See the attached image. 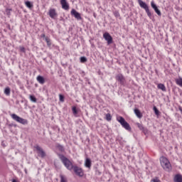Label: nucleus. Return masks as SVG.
Listing matches in <instances>:
<instances>
[{
  "label": "nucleus",
  "mask_w": 182,
  "mask_h": 182,
  "mask_svg": "<svg viewBox=\"0 0 182 182\" xmlns=\"http://www.w3.org/2000/svg\"><path fill=\"white\" fill-rule=\"evenodd\" d=\"M58 156L67 170H69L70 171H72L73 170L74 173L78 177H83V176H85V171H83L82 168L77 166H73L72 161H70L69 159L65 156V155L62 154H58Z\"/></svg>",
  "instance_id": "obj_1"
},
{
  "label": "nucleus",
  "mask_w": 182,
  "mask_h": 182,
  "mask_svg": "<svg viewBox=\"0 0 182 182\" xmlns=\"http://www.w3.org/2000/svg\"><path fill=\"white\" fill-rule=\"evenodd\" d=\"M159 160L161 166L164 168V170H165L166 171H170V170H171V164H170V161H168V159H167V158L161 156Z\"/></svg>",
  "instance_id": "obj_2"
},
{
  "label": "nucleus",
  "mask_w": 182,
  "mask_h": 182,
  "mask_svg": "<svg viewBox=\"0 0 182 182\" xmlns=\"http://www.w3.org/2000/svg\"><path fill=\"white\" fill-rule=\"evenodd\" d=\"M138 4L139 6L142 8V9H144L147 16H149V18L151 19V18H153V14H151V11H150L149 5H147L146 3L143 1L142 0H138Z\"/></svg>",
  "instance_id": "obj_3"
},
{
  "label": "nucleus",
  "mask_w": 182,
  "mask_h": 182,
  "mask_svg": "<svg viewBox=\"0 0 182 182\" xmlns=\"http://www.w3.org/2000/svg\"><path fill=\"white\" fill-rule=\"evenodd\" d=\"M117 122L120 123L121 126H122L125 130L132 132V127H130V124L127 122L126 119H124L123 117H118Z\"/></svg>",
  "instance_id": "obj_4"
},
{
  "label": "nucleus",
  "mask_w": 182,
  "mask_h": 182,
  "mask_svg": "<svg viewBox=\"0 0 182 182\" xmlns=\"http://www.w3.org/2000/svg\"><path fill=\"white\" fill-rule=\"evenodd\" d=\"M115 80L120 85V86H126L127 82L126 81V77L123 74L119 73L115 76Z\"/></svg>",
  "instance_id": "obj_5"
},
{
  "label": "nucleus",
  "mask_w": 182,
  "mask_h": 182,
  "mask_svg": "<svg viewBox=\"0 0 182 182\" xmlns=\"http://www.w3.org/2000/svg\"><path fill=\"white\" fill-rule=\"evenodd\" d=\"M11 118L13 120H15L18 123H21V124H28V120L25 119L19 116H18L16 114H11Z\"/></svg>",
  "instance_id": "obj_6"
},
{
  "label": "nucleus",
  "mask_w": 182,
  "mask_h": 182,
  "mask_svg": "<svg viewBox=\"0 0 182 182\" xmlns=\"http://www.w3.org/2000/svg\"><path fill=\"white\" fill-rule=\"evenodd\" d=\"M103 38L107 41V45H112L113 43V37L110 35V33L106 32L103 34Z\"/></svg>",
  "instance_id": "obj_7"
},
{
  "label": "nucleus",
  "mask_w": 182,
  "mask_h": 182,
  "mask_svg": "<svg viewBox=\"0 0 182 182\" xmlns=\"http://www.w3.org/2000/svg\"><path fill=\"white\" fill-rule=\"evenodd\" d=\"M35 149L37 150L38 154L41 159H45V157H46V153L43 151V149L41 148L38 145L35 146Z\"/></svg>",
  "instance_id": "obj_8"
},
{
  "label": "nucleus",
  "mask_w": 182,
  "mask_h": 182,
  "mask_svg": "<svg viewBox=\"0 0 182 182\" xmlns=\"http://www.w3.org/2000/svg\"><path fill=\"white\" fill-rule=\"evenodd\" d=\"M151 6L158 15V16H161V11H160V9H159L157 4L154 3V1H151Z\"/></svg>",
  "instance_id": "obj_9"
},
{
  "label": "nucleus",
  "mask_w": 182,
  "mask_h": 182,
  "mask_svg": "<svg viewBox=\"0 0 182 182\" xmlns=\"http://www.w3.org/2000/svg\"><path fill=\"white\" fill-rule=\"evenodd\" d=\"M72 16H75L76 19L80 21L82 19V16H80V13L77 12L75 9H73L71 10Z\"/></svg>",
  "instance_id": "obj_10"
},
{
  "label": "nucleus",
  "mask_w": 182,
  "mask_h": 182,
  "mask_svg": "<svg viewBox=\"0 0 182 182\" xmlns=\"http://www.w3.org/2000/svg\"><path fill=\"white\" fill-rule=\"evenodd\" d=\"M41 37L43 38V41L46 42L48 48H50V46H52V41H50V38L49 37L46 36V35L45 34H41Z\"/></svg>",
  "instance_id": "obj_11"
},
{
  "label": "nucleus",
  "mask_w": 182,
  "mask_h": 182,
  "mask_svg": "<svg viewBox=\"0 0 182 182\" xmlns=\"http://www.w3.org/2000/svg\"><path fill=\"white\" fill-rule=\"evenodd\" d=\"M60 5L65 11H69V3L66 0H60Z\"/></svg>",
  "instance_id": "obj_12"
},
{
  "label": "nucleus",
  "mask_w": 182,
  "mask_h": 182,
  "mask_svg": "<svg viewBox=\"0 0 182 182\" xmlns=\"http://www.w3.org/2000/svg\"><path fill=\"white\" fill-rule=\"evenodd\" d=\"M48 15L52 19H55V17L58 16V13L55 9H50L48 11Z\"/></svg>",
  "instance_id": "obj_13"
},
{
  "label": "nucleus",
  "mask_w": 182,
  "mask_h": 182,
  "mask_svg": "<svg viewBox=\"0 0 182 182\" xmlns=\"http://www.w3.org/2000/svg\"><path fill=\"white\" fill-rule=\"evenodd\" d=\"M85 167L87 168H91L92 167V160L90 158H86L85 161Z\"/></svg>",
  "instance_id": "obj_14"
},
{
  "label": "nucleus",
  "mask_w": 182,
  "mask_h": 182,
  "mask_svg": "<svg viewBox=\"0 0 182 182\" xmlns=\"http://www.w3.org/2000/svg\"><path fill=\"white\" fill-rule=\"evenodd\" d=\"M134 112L136 117H138L139 119H141V117H143V114H141V112H140V109L135 108L134 109Z\"/></svg>",
  "instance_id": "obj_15"
},
{
  "label": "nucleus",
  "mask_w": 182,
  "mask_h": 182,
  "mask_svg": "<svg viewBox=\"0 0 182 182\" xmlns=\"http://www.w3.org/2000/svg\"><path fill=\"white\" fill-rule=\"evenodd\" d=\"M37 80L38 82H40L41 85H43L45 83V77H43L42 75H38L37 77Z\"/></svg>",
  "instance_id": "obj_16"
},
{
  "label": "nucleus",
  "mask_w": 182,
  "mask_h": 182,
  "mask_svg": "<svg viewBox=\"0 0 182 182\" xmlns=\"http://www.w3.org/2000/svg\"><path fill=\"white\" fill-rule=\"evenodd\" d=\"M175 182H182V176L181 174H176L174 177Z\"/></svg>",
  "instance_id": "obj_17"
},
{
  "label": "nucleus",
  "mask_w": 182,
  "mask_h": 182,
  "mask_svg": "<svg viewBox=\"0 0 182 182\" xmlns=\"http://www.w3.org/2000/svg\"><path fill=\"white\" fill-rule=\"evenodd\" d=\"M25 5L27 8H29V9H32V8H33V4L29 1H26Z\"/></svg>",
  "instance_id": "obj_18"
},
{
  "label": "nucleus",
  "mask_w": 182,
  "mask_h": 182,
  "mask_svg": "<svg viewBox=\"0 0 182 182\" xmlns=\"http://www.w3.org/2000/svg\"><path fill=\"white\" fill-rule=\"evenodd\" d=\"M158 89H160L162 92H166V86L164 84H158Z\"/></svg>",
  "instance_id": "obj_19"
},
{
  "label": "nucleus",
  "mask_w": 182,
  "mask_h": 182,
  "mask_svg": "<svg viewBox=\"0 0 182 182\" xmlns=\"http://www.w3.org/2000/svg\"><path fill=\"white\" fill-rule=\"evenodd\" d=\"M4 94H6V96H9L11 95V88L9 87L4 89Z\"/></svg>",
  "instance_id": "obj_20"
},
{
  "label": "nucleus",
  "mask_w": 182,
  "mask_h": 182,
  "mask_svg": "<svg viewBox=\"0 0 182 182\" xmlns=\"http://www.w3.org/2000/svg\"><path fill=\"white\" fill-rule=\"evenodd\" d=\"M29 97L31 102H33V103H36V102H38V99H36V97H35V95H31Z\"/></svg>",
  "instance_id": "obj_21"
},
{
  "label": "nucleus",
  "mask_w": 182,
  "mask_h": 182,
  "mask_svg": "<svg viewBox=\"0 0 182 182\" xmlns=\"http://www.w3.org/2000/svg\"><path fill=\"white\" fill-rule=\"evenodd\" d=\"M153 110L156 116H160V111L157 109V107L154 106Z\"/></svg>",
  "instance_id": "obj_22"
},
{
  "label": "nucleus",
  "mask_w": 182,
  "mask_h": 182,
  "mask_svg": "<svg viewBox=\"0 0 182 182\" xmlns=\"http://www.w3.org/2000/svg\"><path fill=\"white\" fill-rule=\"evenodd\" d=\"M72 110L74 116H76L79 113V111L77 110V108L76 107H73Z\"/></svg>",
  "instance_id": "obj_23"
},
{
  "label": "nucleus",
  "mask_w": 182,
  "mask_h": 182,
  "mask_svg": "<svg viewBox=\"0 0 182 182\" xmlns=\"http://www.w3.org/2000/svg\"><path fill=\"white\" fill-rule=\"evenodd\" d=\"M141 132H142V133H144L145 136H147V134H149V129L144 127L141 129Z\"/></svg>",
  "instance_id": "obj_24"
},
{
  "label": "nucleus",
  "mask_w": 182,
  "mask_h": 182,
  "mask_svg": "<svg viewBox=\"0 0 182 182\" xmlns=\"http://www.w3.org/2000/svg\"><path fill=\"white\" fill-rule=\"evenodd\" d=\"M80 61L81 63H86V62H87V58L85 56L80 57Z\"/></svg>",
  "instance_id": "obj_25"
},
{
  "label": "nucleus",
  "mask_w": 182,
  "mask_h": 182,
  "mask_svg": "<svg viewBox=\"0 0 182 182\" xmlns=\"http://www.w3.org/2000/svg\"><path fill=\"white\" fill-rule=\"evenodd\" d=\"M57 149L60 151H65V148L63 147V146L60 145V144H58L57 145Z\"/></svg>",
  "instance_id": "obj_26"
},
{
  "label": "nucleus",
  "mask_w": 182,
  "mask_h": 182,
  "mask_svg": "<svg viewBox=\"0 0 182 182\" xmlns=\"http://www.w3.org/2000/svg\"><path fill=\"white\" fill-rule=\"evenodd\" d=\"M176 84L182 87V78H178L176 80Z\"/></svg>",
  "instance_id": "obj_27"
},
{
  "label": "nucleus",
  "mask_w": 182,
  "mask_h": 182,
  "mask_svg": "<svg viewBox=\"0 0 182 182\" xmlns=\"http://www.w3.org/2000/svg\"><path fill=\"white\" fill-rule=\"evenodd\" d=\"M59 99H60V102H65V96L62 94H60L59 95Z\"/></svg>",
  "instance_id": "obj_28"
},
{
  "label": "nucleus",
  "mask_w": 182,
  "mask_h": 182,
  "mask_svg": "<svg viewBox=\"0 0 182 182\" xmlns=\"http://www.w3.org/2000/svg\"><path fill=\"white\" fill-rule=\"evenodd\" d=\"M136 126H137L138 129H139V130H141V131L144 127V126H143V124H141L139 122L136 123Z\"/></svg>",
  "instance_id": "obj_29"
},
{
  "label": "nucleus",
  "mask_w": 182,
  "mask_h": 182,
  "mask_svg": "<svg viewBox=\"0 0 182 182\" xmlns=\"http://www.w3.org/2000/svg\"><path fill=\"white\" fill-rule=\"evenodd\" d=\"M95 174L97 176H101L102 175V171H100L97 167H95Z\"/></svg>",
  "instance_id": "obj_30"
},
{
  "label": "nucleus",
  "mask_w": 182,
  "mask_h": 182,
  "mask_svg": "<svg viewBox=\"0 0 182 182\" xmlns=\"http://www.w3.org/2000/svg\"><path fill=\"white\" fill-rule=\"evenodd\" d=\"M106 120H107V122H110V120H112V115L110 114H106Z\"/></svg>",
  "instance_id": "obj_31"
},
{
  "label": "nucleus",
  "mask_w": 182,
  "mask_h": 182,
  "mask_svg": "<svg viewBox=\"0 0 182 182\" xmlns=\"http://www.w3.org/2000/svg\"><path fill=\"white\" fill-rule=\"evenodd\" d=\"M60 182H68V181L66 180V178L63 175H60Z\"/></svg>",
  "instance_id": "obj_32"
},
{
  "label": "nucleus",
  "mask_w": 182,
  "mask_h": 182,
  "mask_svg": "<svg viewBox=\"0 0 182 182\" xmlns=\"http://www.w3.org/2000/svg\"><path fill=\"white\" fill-rule=\"evenodd\" d=\"M151 182H161V181H160V179H159L158 177H155L154 179H151Z\"/></svg>",
  "instance_id": "obj_33"
},
{
  "label": "nucleus",
  "mask_w": 182,
  "mask_h": 182,
  "mask_svg": "<svg viewBox=\"0 0 182 182\" xmlns=\"http://www.w3.org/2000/svg\"><path fill=\"white\" fill-rule=\"evenodd\" d=\"M20 52H22V53H25L26 52V50L24 47L20 46Z\"/></svg>",
  "instance_id": "obj_34"
},
{
  "label": "nucleus",
  "mask_w": 182,
  "mask_h": 182,
  "mask_svg": "<svg viewBox=\"0 0 182 182\" xmlns=\"http://www.w3.org/2000/svg\"><path fill=\"white\" fill-rule=\"evenodd\" d=\"M11 11H12V9H7L6 10V12L7 14V15L9 16V15H11Z\"/></svg>",
  "instance_id": "obj_35"
},
{
  "label": "nucleus",
  "mask_w": 182,
  "mask_h": 182,
  "mask_svg": "<svg viewBox=\"0 0 182 182\" xmlns=\"http://www.w3.org/2000/svg\"><path fill=\"white\" fill-rule=\"evenodd\" d=\"M114 16H116L117 18L120 16V14H119V11H114Z\"/></svg>",
  "instance_id": "obj_36"
},
{
  "label": "nucleus",
  "mask_w": 182,
  "mask_h": 182,
  "mask_svg": "<svg viewBox=\"0 0 182 182\" xmlns=\"http://www.w3.org/2000/svg\"><path fill=\"white\" fill-rule=\"evenodd\" d=\"M24 171H25L26 174H28V169L25 168Z\"/></svg>",
  "instance_id": "obj_37"
},
{
  "label": "nucleus",
  "mask_w": 182,
  "mask_h": 182,
  "mask_svg": "<svg viewBox=\"0 0 182 182\" xmlns=\"http://www.w3.org/2000/svg\"><path fill=\"white\" fill-rule=\"evenodd\" d=\"M11 182H18L16 179H13Z\"/></svg>",
  "instance_id": "obj_38"
},
{
  "label": "nucleus",
  "mask_w": 182,
  "mask_h": 182,
  "mask_svg": "<svg viewBox=\"0 0 182 182\" xmlns=\"http://www.w3.org/2000/svg\"><path fill=\"white\" fill-rule=\"evenodd\" d=\"M1 145H3L4 146H5V144H4V143H2Z\"/></svg>",
  "instance_id": "obj_39"
}]
</instances>
